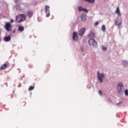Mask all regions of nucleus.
I'll list each match as a JSON object with an SVG mask.
<instances>
[{
	"label": "nucleus",
	"instance_id": "nucleus-4",
	"mask_svg": "<svg viewBox=\"0 0 128 128\" xmlns=\"http://www.w3.org/2000/svg\"><path fill=\"white\" fill-rule=\"evenodd\" d=\"M97 77L100 82H101V84L102 83V82H104V74L98 72Z\"/></svg>",
	"mask_w": 128,
	"mask_h": 128
},
{
	"label": "nucleus",
	"instance_id": "nucleus-17",
	"mask_svg": "<svg viewBox=\"0 0 128 128\" xmlns=\"http://www.w3.org/2000/svg\"><path fill=\"white\" fill-rule=\"evenodd\" d=\"M18 30L20 32H24V26H20L18 27Z\"/></svg>",
	"mask_w": 128,
	"mask_h": 128
},
{
	"label": "nucleus",
	"instance_id": "nucleus-6",
	"mask_svg": "<svg viewBox=\"0 0 128 128\" xmlns=\"http://www.w3.org/2000/svg\"><path fill=\"white\" fill-rule=\"evenodd\" d=\"M45 12H46V18H48L50 16V6H45Z\"/></svg>",
	"mask_w": 128,
	"mask_h": 128
},
{
	"label": "nucleus",
	"instance_id": "nucleus-21",
	"mask_svg": "<svg viewBox=\"0 0 128 128\" xmlns=\"http://www.w3.org/2000/svg\"><path fill=\"white\" fill-rule=\"evenodd\" d=\"M78 12H82V7L80 6L78 8Z\"/></svg>",
	"mask_w": 128,
	"mask_h": 128
},
{
	"label": "nucleus",
	"instance_id": "nucleus-5",
	"mask_svg": "<svg viewBox=\"0 0 128 128\" xmlns=\"http://www.w3.org/2000/svg\"><path fill=\"white\" fill-rule=\"evenodd\" d=\"M5 28L7 32L12 31V24L10 22L6 23L5 25Z\"/></svg>",
	"mask_w": 128,
	"mask_h": 128
},
{
	"label": "nucleus",
	"instance_id": "nucleus-27",
	"mask_svg": "<svg viewBox=\"0 0 128 128\" xmlns=\"http://www.w3.org/2000/svg\"><path fill=\"white\" fill-rule=\"evenodd\" d=\"M14 2H15V4H18V0H14Z\"/></svg>",
	"mask_w": 128,
	"mask_h": 128
},
{
	"label": "nucleus",
	"instance_id": "nucleus-18",
	"mask_svg": "<svg viewBox=\"0 0 128 128\" xmlns=\"http://www.w3.org/2000/svg\"><path fill=\"white\" fill-rule=\"evenodd\" d=\"M34 88V86H30L28 88V90L30 92Z\"/></svg>",
	"mask_w": 128,
	"mask_h": 128
},
{
	"label": "nucleus",
	"instance_id": "nucleus-24",
	"mask_svg": "<svg viewBox=\"0 0 128 128\" xmlns=\"http://www.w3.org/2000/svg\"><path fill=\"white\" fill-rule=\"evenodd\" d=\"M98 92L100 96H102V90H98Z\"/></svg>",
	"mask_w": 128,
	"mask_h": 128
},
{
	"label": "nucleus",
	"instance_id": "nucleus-23",
	"mask_svg": "<svg viewBox=\"0 0 128 128\" xmlns=\"http://www.w3.org/2000/svg\"><path fill=\"white\" fill-rule=\"evenodd\" d=\"M82 12H88V10L86 8H82Z\"/></svg>",
	"mask_w": 128,
	"mask_h": 128
},
{
	"label": "nucleus",
	"instance_id": "nucleus-14",
	"mask_svg": "<svg viewBox=\"0 0 128 128\" xmlns=\"http://www.w3.org/2000/svg\"><path fill=\"white\" fill-rule=\"evenodd\" d=\"M81 20H83V22H86V15L82 14L81 16Z\"/></svg>",
	"mask_w": 128,
	"mask_h": 128
},
{
	"label": "nucleus",
	"instance_id": "nucleus-9",
	"mask_svg": "<svg viewBox=\"0 0 128 128\" xmlns=\"http://www.w3.org/2000/svg\"><path fill=\"white\" fill-rule=\"evenodd\" d=\"M78 40V33L76 32H74L73 33V40L76 41Z\"/></svg>",
	"mask_w": 128,
	"mask_h": 128
},
{
	"label": "nucleus",
	"instance_id": "nucleus-8",
	"mask_svg": "<svg viewBox=\"0 0 128 128\" xmlns=\"http://www.w3.org/2000/svg\"><path fill=\"white\" fill-rule=\"evenodd\" d=\"M118 20L116 19L115 20L114 24L115 26H118V28H122V21H120L118 24Z\"/></svg>",
	"mask_w": 128,
	"mask_h": 128
},
{
	"label": "nucleus",
	"instance_id": "nucleus-13",
	"mask_svg": "<svg viewBox=\"0 0 128 128\" xmlns=\"http://www.w3.org/2000/svg\"><path fill=\"white\" fill-rule=\"evenodd\" d=\"M27 16H28V18H32V16H34V12H32V10H29L27 12Z\"/></svg>",
	"mask_w": 128,
	"mask_h": 128
},
{
	"label": "nucleus",
	"instance_id": "nucleus-28",
	"mask_svg": "<svg viewBox=\"0 0 128 128\" xmlns=\"http://www.w3.org/2000/svg\"><path fill=\"white\" fill-rule=\"evenodd\" d=\"M122 104V102H120V103H118L116 104H117V106H118V104Z\"/></svg>",
	"mask_w": 128,
	"mask_h": 128
},
{
	"label": "nucleus",
	"instance_id": "nucleus-11",
	"mask_svg": "<svg viewBox=\"0 0 128 128\" xmlns=\"http://www.w3.org/2000/svg\"><path fill=\"white\" fill-rule=\"evenodd\" d=\"M8 63L2 64L0 68V70H6V68H8Z\"/></svg>",
	"mask_w": 128,
	"mask_h": 128
},
{
	"label": "nucleus",
	"instance_id": "nucleus-12",
	"mask_svg": "<svg viewBox=\"0 0 128 128\" xmlns=\"http://www.w3.org/2000/svg\"><path fill=\"white\" fill-rule=\"evenodd\" d=\"M115 13L116 14L119 16H122V14H120V7H117Z\"/></svg>",
	"mask_w": 128,
	"mask_h": 128
},
{
	"label": "nucleus",
	"instance_id": "nucleus-19",
	"mask_svg": "<svg viewBox=\"0 0 128 128\" xmlns=\"http://www.w3.org/2000/svg\"><path fill=\"white\" fill-rule=\"evenodd\" d=\"M102 32H106V26L104 25H103L102 28Z\"/></svg>",
	"mask_w": 128,
	"mask_h": 128
},
{
	"label": "nucleus",
	"instance_id": "nucleus-2",
	"mask_svg": "<svg viewBox=\"0 0 128 128\" xmlns=\"http://www.w3.org/2000/svg\"><path fill=\"white\" fill-rule=\"evenodd\" d=\"M118 90L119 94H124V86L122 85V83L120 82L118 86Z\"/></svg>",
	"mask_w": 128,
	"mask_h": 128
},
{
	"label": "nucleus",
	"instance_id": "nucleus-20",
	"mask_svg": "<svg viewBox=\"0 0 128 128\" xmlns=\"http://www.w3.org/2000/svg\"><path fill=\"white\" fill-rule=\"evenodd\" d=\"M46 68H47V69L45 70V72H48V70H50V65H47L46 66Z\"/></svg>",
	"mask_w": 128,
	"mask_h": 128
},
{
	"label": "nucleus",
	"instance_id": "nucleus-1",
	"mask_svg": "<svg viewBox=\"0 0 128 128\" xmlns=\"http://www.w3.org/2000/svg\"><path fill=\"white\" fill-rule=\"evenodd\" d=\"M16 20L17 22L18 23L24 22L26 20V14H20L16 16Z\"/></svg>",
	"mask_w": 128,
	"mask_h": 128
},
{
	"label": "nucleus",
	"instance_id": "nucleus-16",
	"mask_svg": "<svg viewBox=\"0 0 128 128\" xmlns=\"http://www.w3.org/2000/svg\"><path fill=\"white\" fill-rule=\"evenodd\" d=\"M122 64L124 66H128V62L126 60H124L122 61Z\"/></svg>",
	"mask_w": 128,
	"mask_h": 128
},
{
	"label": "nucleus",
	"instance_id": "nucleus-22",
	"mask_svg": "<svg viewBox=\"0 0 128 128\" xmlns=\"http://www.w3.org/2000/svg\"><path fill=\"white\" fill-rule=\"evenodd\" d=\"M86 2H94V0H85Z\"/></svg>",
	"mask_w": 128,
	"mask_h": 128
},
{
	"label": "nucleus",
	"instance_id": "nucleus-3",
	"mask_svg": "<svg viewBox=\"0 0 128 128\" xmlns=\"http://www.w3.org/2000/svg\"><path fill=\"white\" fill-rule=\"evenodd\" d=\"M88 44L90 46H91L93 48H96L98 46V42L94 38L90 39L88 40Z\"/></svg>",
	"mask_w": 128,
	"mask_h": 128
},
{
	"label": "nucleus",
	"instance_id": "nucleus-26",
	"mask_svg": "<svg viewBox=\"0 0 128 128\" xmlns=\"http://www.w3.org/2000/svg\"><path fill=\"white\" fill-rule=\"evenodd\" d=\"M14 22V19H11L10 20V22L11 24H12V22Z\"/></svg>",
	"mask_w": 128,
	"mask_h": 128
},
{
	"label": "nucleus",
	"instance_id": "nucleus-7",
	"mask_svg": "<svg viewBox=\"0 0 128 128\" xmlns=\"http://www.w3.org/2000/svg\"><path fill=\"white\" fill-rule=\"evenodd\" d=\"M86 29L84 28H81L79 31V36H82L84 34V32H86Z\"/></svg>",
	"mask_w": 128,
	"mask_h": 128
},
{
	"label": "nucleus",
	"instance_id": "nucleus-25",
	"mask_svg": "<svg viewBox=\"0 0 128 128\" xmlns=\"http://www.w3.org/2000/svg\"><path fill=\"white\" fill-rule=\"evenodd\" d=\"M94 26H98V22H96L94 24Z\"/></svg>",
	"mask_w": 128,
	"mask_h": 128
},
{
	"label": "nucleus",
	"instance_id": "nucleus-10",
	"mask_svg": "<svg viewBox=\"0 0 128 128\" xmlns=\"http://www.w3.org/2000/svg\"><path fill=\"white\" fill-rule=\"evenodd\" d=\"M94 36H95L94 32L92 30L90 31L89 34H88L89 38H94Z\"/></svg>",
	"mask_w": 128,
	"mask_h": 128
},
{
	"label": "nucleus",
	"instance_id": "nucleus-15",
	"mask_svg": "<svg viewBox=\"0 0 128 128\" xmlns=\"http://www.w3.org/2000/svg\"><path fill=\"white\" fill-rule=\"evenodd\" d=\"M10 40H12V38L10 36L4 38V42H10Z\"/></svg>",
	"mask_w": 128,
	"mask_h": 128
}]
</instances>
